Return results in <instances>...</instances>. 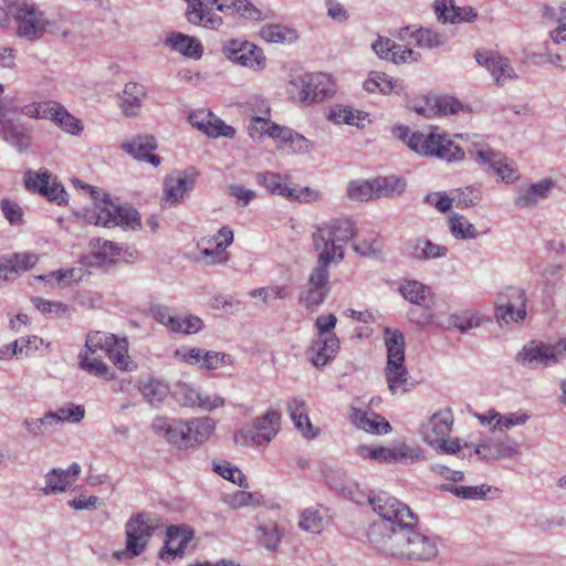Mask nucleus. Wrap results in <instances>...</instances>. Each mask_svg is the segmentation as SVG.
Returning <instances> with one entry per match:
<instances>
[{"instance_id": "nucleus-6", "label": "nucleus", "mask_w": 566, "mask_h": 566, "mask_svg": "<svg viewBox=\"0 0 566 566\" xmlns=\"http://www.w3.org/2000/svg\"><path fill=\"white\" fill-rule=\"evenodd\" d=\"M281 413L268 410L262 417L255 418L252 423L243 426L235 434L234 442L242 447L264 446L273 440L279 432Z\"/></svg>"}, {"instance_id": "nucleus-59", "label": "nucleus", "mask_w": 566, "mask_h": 566, "mask_svg": "<svg viewBox=\"0 0 566 566\" xmlns=\"http://www.w3.org/2000/svg\"><path fill=\"white\" fill-rule=\"evenodd\" d=\"M360 112L354 111L348 106H337L331 109L328 118L335 124H348L359 126Z\"/></svg>"}, {"instance_id": "nucleus-27", "label": "nucleus", "mask_w": 566, "mask_h": 566, "mask_svg": "<svg viewBox=\"0 0 566 566\" xmlns=\"http://www.w3.org/2000/svg\"><path fill=\"white\" fill-rule=\"evenodd\" d=\"M338 349V337L328 336L327 338H316L306 354L315 367H324L334 358Z\"/></svg>"}, {"instance_id": "nucleus-48", "label": "nucleus", "mask_w": 566, "mask_h": 566, "mask_svg": "<svg viewBox=\"0 0 566 566\" xmlns=\"http://www.w3.org/2000/svg\"><path fill=\"white\" fill-rule=\"evenodd\" d=\"M441 489L443 491L452 493L457 497L465 500H483L486 496L488 492L491 491V488L485 484L476 486L443 484Z\"/></svg>"}, {"instance_id": "nucleus-14", "label": "nucleus", "mask_w": 566, "mask_h": 566, "mask_svg": "<svg viewBox=\"0 0 566 566\" xmlns=\"http://www.w3.org/2000/svg\"><path fill=\"white\" fill-rule=\"evenodd\" d=\"M562 357L558 346L538 340L526 343L516 355V361L527 367H549L556 365Z\"/></svg>"}, {"instance_id": "nucleus-53", "label": "nucleus", "mask_w": 566, "mask_h": 566, "mask_svg": "<svg viewBox=\"0 0 566 566\" xmlns=\"http://www.w3.org/2000/svg\"><path fill=\"white\" fill-rule=\"evenodd\" d=\"M410 38L415 40L417 46L426 49L438 48L446 42L443 35L424 28L412 31Z\"/></svg>"}, {"instance_id": "nucleus-22", "label": "nucleus", "mask_w": 566, "mask_h": 566, "mask_svg": "<svg viewBox=\"0 0 566 566\" xmlns=\"http://www.w3.org/2000/svg\"><path fill=\"white\" fill-rule=\"evenodd\" d=\"M190 124L210 137H234L235 129L227 125L211 112L200 109L189 115Z\"/></svg>"}, {"instance_id": "nucleus-46", "label": "nucleus", "mask_w": 566, "mask_h": 566, "mask_svg": "<svg viewBox=\"0 0 566 566\" xmlns=\"http://www.w3.org/2000/svg\"><path fill=\"white\" fill-rule=\"evenodd\" d=\"M347 196L353 201L377 199L374 179L350 181L347 186Z\"/></svg>"}, {"instance_id": "nucleus-37", "label": "nucleus", "mask_w": 566, "mask_h": 566, "mask_svg": "<svg viewBox=\"0 0 566 566\" xmlns=\"http://www.w3.org/2000/svg\"><path fill=\"white\" fill-rule=\"evenodd\" d=\"M189 428V449L205 443L210 439L214 429L216 421L209 417L193 418L188 421Z\"/></svg>"}, {"instance_id": "nucleus-12", "label": "nucleus", "mask_w": 566, "mask_h": 566, "mask_svg": "<svg viewBox=\"0 0 566 566\" xmlns=\"http://www.w3.org/2000/svg\"><path fill=\"white\" fill-rule=\"evenodd\" d=\"M24 184L29 191L38 192L50 201H54L57 205L66 202L67 193L64 187L57 182L56 176L48 169L25 171Z\"/></svg>"}, {"instance_id": "nucleus-40", "label": "nucleus", "mask_w": 566, "mask_h": 566, "mask_svg": "<svg viewBox=\"0 0 566 566\" xmlns=\"http://www.w3.org/2000/svg\"><path fill=\"white\" fill-rule=\"evenodd\" d=\"M49 119L53 120L61 129L72 135H77L83 129L81 122L70 114L63 105L56 102L53 103Z\"/></svg>"}, {"instance_id": "nucleus-28", "label": "nucleus", "mask_w": 566, "mask_h": 566, "mask_svg": "<svg viewBox=\"0 0 566 566\" xmlns=\"http://www.w3.org/2000/svg\"><path fill=\"white\" fill-rule=\"evenodd\" d=\"M438 552L434 538L415 530L406 558L411 560H432L437 557Z\"/></svg>"}, {"instance_id": "nucleus-63", "label": "nucleus", "mask_w": 566, "mask_h": 566, "mask_svg": "<svg viewBox=\"0 0 566 566\" xmlns=\"http://www.w3.org/2000/svg\"><path fill=\"white\" fill-rule=\"evenodd\" d=\"M87 354L88 353H81L78 356L81 368L95 376L106 377L109 370L108 366L98 358L90 359Z\"/></svg>"}, {"instance_id": "nucleus-18", "label": "nucleus", "mask_w": 566, "mask_h": 566, "mask_svg": "<svg viewBox=\"0 0 566 566\" xmlns=\"http://www.w3.org/2000/svg\"><path fill=\"white\" fill-rule=\"evenodd\" d=\"M475 61L490 72L496 85L503 86L507 82L517 78V74L510 60L496 52L478 50L475 52Z\"/></svg>"}, {"instance_id": "nucleus-15", "label": "nucleus", "mask_w": 566, "mask_h": 566, "mask_svg": "<svg viewBox=\"0 0 566 566\" xmlns=\"http://www.w3.org/2000/svg\"><path fill=\"white\" fill-rule=\"evenodd\" d=\"M369 502L373 510L382 518V523L373 527L384 528L385 525H398L408 518L413 520L415 514L407 505L386 493L369 499Z\"/></svg>"}, {"instance_id": "nucleus-52", "label": "nucleus", "mask_w": 566, "mask_h": 566, "mask_svg": "<svg viewBox=\"0 0 566 566\" xmlns=\"http://www.w3.org/2000/svg\"><path fill=\"white\" fill-rule=\"evenodd\" d=\"M139 389L144 398L153 406L161 403L168 394V387L158 380L142 384Z\"/></svg>"}, {"instance_id": "nucleus-13", "label": "nucleus", "mask_w": 566, "mask_h": 566, "mask_svg": "<svg viewBox=\"0 0 566 566\" xmlns=\"http://www.w3.org/2000/svg\"><path fill=\"white\" fill-rule=\"evenodd\" d=\"M329 291V270L327 266L316 263L310 273L306 289L300 294L298 301L307 310H313L325 301Z\"/></svg>"}, {"instance_id": "nucleus-62", "label": "nucleus", "mask_w": 566, "mask_h": 566, "mask_svg": "<svg viewBox=\"0 0 566 566\" xmlns=\"http://www.w3.org/2000/svg\"><path fill=\"white\" fill-rule=\"evenodd\" d=\"M90 245L94 254L101 260L111 259L119 254V249L112 241L95 238L90 241Z\"/></svg>"}, {"instance_id": "nucleus-2", "label": "nucleus", "mask_w": 566, "mask_h": 566, "mask_svg": "<svg viewBox=\"0 0 566 566\" xmlns=\"http://www.w3.org/2000/svg\"><path fill=\"white\" fill-rule=\"evenodd\" d=\"M74 184L78 188L88 190L94 200V211L85 216L90 223L108 228L122 226L128 227L132 230L142 227L140 217L136 209L115 205L111 201L108 193H104L96 187L86 185L78 179H76Z\"/></svg>"}, {"instance_id": "nucleus-7", "label": "nucleus", "mask_w": 566, "mask_h": 566, "mask_svg": "<svg viewBox=\"0 0 566 566\" xmlns=\"http://www.w3.org/2000/svg\"><path fill=\"white\" fill-rule=\"evenodd\" d=\"M156 527L155 521L146 513L132 516L126 523V548L116 552L115 557L120 559L124 556H139Z\"/></svg>"}, {"instance_id": "nucleus-1", "label": "nucleus", "mask_w": 566, "mask_h": 566, "mask_svg": "<svg viewBox=\"0 0 566 566\" xmlns=\"http://www.w3.org/2000/svg\"><path fill=\"white\" fill-rule=\"evenodd\" d=\"M355 233L353 222L347 219H333L318 224L312 234L316 263L329 268L332 263L342 262L345 247Z\"/></svg>"}, {"instance_id": "nucleus-23", "label": "nucleus", "mask_w": 566, "mask_h": 566, "mask_svg": "<svg viewBox=\"0 0 566 566\" xmlns=\"http://www.w3.org/2000/svg\"><path fill=\"white\" fill-rule=\"evenodd\" d=\"M554 187L551 178H544L527 188H520L514 198V205L521 209H533L543 199H546Z\"/></svg>"}, {"instance_id": "nucleus-44", "label": "nucleus", "mask_w": 566, "mask_h": 566, "mask_svg": "<svg viewBox=\"0 0 566 566\" xmlns=\"http://www.w3.org/2000/svg\"><path fill=\"white\" fill-rule=\"evenodd\" d=\"M197 248L202 256L201 261L206 265H220L229 261V253L213 247L210 239L202 238L198 241Z\"/></svg>"}, {"instance_id": "nucleus-26", "label": "nucleus", "mask_w": 566, "mask_h": 566, "mask_svg": "<svg viewBox=\"0 0 566 566\" xmlns=\"http://www.w3.org/2000/svg\"><path fill=\"white\" fill-rule=\"evenodd\" d=\"M148 95L145 85L137 82H127L124 86L120 99V111L126 117H136L139 115L143 102Z\"/></svg>"}, {"instance_id": "nucleus-64", "label": "nucleus", "mask_w": 566, "mask_h": 566, "mask_svg": "<svg viewBox=\"0 0 566 566\" xmlns=\"http://www.w3.org/2000/svg\"><path fill=\"white\" fill-rule=\"evenodd\" d=\"M287 411L292 420L300 421V419H304V423L306 424L307 430L313 429V424L308 418V411L306 402L301 398H293L287 403Z\"/></svg>"}, {"instance_id": "nucleus-16", "label": "nucleus", "mask_w": 566, "mask_h": 566, "mask_svg": "<svg viewBox=\"0 0 566 566\" xmlns=\"http://www.w3.org/2000/svg\"><path fill=\"white\" fill-rule=\"evenodd\" d=\"M224 55L243 66L251 69H263L265 65V57L262 51L251 42L231 39L223 43Z\"/></svg>"}, {"instance_id": "nucleus-58", "label": "nucleus", "mask_w": 566, "mask_h": 566, "mask_svg": "<svg viewBox=\"0 0 566 566\" xmlns=\"http://www.w3.org/2000/svg\"><path fill=\"white\" fill-rule=\"evenodd\" d=\"M54 102H33L27 105H23L19 108H13V112H18L21 115H24L30 118L42 119L50 118V114L52 112Z\"/></svg>"}, {"instance_id": "nucleus-51", "label": "nucleus", "mask_w": 566, "mask_h": 566, "mask_svg": "<svg viewBox=\"0 0 566 566\" xmlns=\"http://www.w3.org/2000/svg\"><path fill=\"white\" fill-rule=\"evenodd\" d=\"M480 325V318L476 314L465 311L451 314L447 319V329L457 328L465 333Z\"/></svg>"}, {"instance_id": "nucleus-45", "label": "nucleus", "mask_w": 566, "mask_h": 566, "mask_svg": "<svg viewBox=\"0 0 566 566\" xmlns=\"http://www.w3.org/2000/svg\"><path fill=\"white\" fill-rule=\"evenodd\" d=\"M377 199L381 197L399 196L405 191L406 182L396 176L374 179Z\"/></svg>"}, {"instance_id": "nucleus-50", "label": "nucleus", "mask_w": 566, "mask_h": 566, "mask_svg": "<svg viewBox=\"0 0 566 566\" xmlns=\"http://www.w3.org/2000/svg\"><path fill=\"white\" fill-rule=\"evenodd\" d=\"M149 313L154 319H156L159 324L167 327L170 332L177 333L180 331V326L178 323V316L174 314V311L166 305L163 304H153L149 307Z\"/></svg>"}, {"instance_id": "nucleus-49", "label": "nucleus", "mask_w": 566, "mask_h": 566, "mask_svg": "<svg viewBox=\"0 0 566 566\" xmlns=\"http://www.w3.org/2000/svg\"><path fill=\"white\" fill-rule=\"evenodd\" d=\"M260 35L263 40L271 43L291 42L296 39L295 31L280 24H268L262 27Z\"/></svg>"}, {"instance_id": "nucleus-9", "label": "nucleus", "mask_w": 566, "mask_h": 566, "mask_svg": "<svg viewBox=\"0 0 566 566\" xmlns=\"http://www.w3.org/2000/svg\"><path fill=\"white\" fill-rule=\"evenodd\" d=\"M526 317L525 291L516 286H507L495 298V318L502 323H518Z\"/></svg>"}, {"instance_id": "nucleus-36", "label": "nucleus", "mask_w": 566, "mask_h": 566, "mask_svg": "<svg viewBox=\"0 0 566 566\" xmlns=\"http://www.w3.org/2000/svg\"><path fill=\"white\" fill-rule=\"evenodd\" d=\"M166 44L172 50L191 59H200L203 52L199 40L178 32L170 33L166 39Z\"/></svg>"}, {"instance_id": "nucleus-43", "label": "nucleus", "mask_w": 566, "mask_h": 566, "mask_svg": "<svg viewBox=\"0 0 566 566\" xmlns=\"http://www.w3.org/2000/svg\"><path fill=\"white\" fill-rule=\"evenodd\" d=\"M451 234L455 239L471 240L478 237L475 227L460 213L453 212L448 220Z\"/></svg>"}, {"instance_id": "nucleus-4", "label": "nucleus", "mask_w": 566, "mask_h": 566, "mask_svg": "<svg viewBox=\"0 0 566 566\" xmlns=\"http://www.w3.org/2000/svg\"><path fill=\"white\" fill-rule=\"evenodd\" d=\"M416 524L417 516L413 515V520L408 518L398 525H385L384 528L371 527L370 542L382 554L406 558Z\"/></svg>"}, {"instance_id": "nucleus-39", "label": "nucleus", "mask_w": 566, "mask_h": 566, "mask_svg": "<svg viewBox=\"0 0 566 566\" xmlns=\"http://www.w3.org/2000/svg\"><path fill=\"white\" fill-rule=\"evenodd\" d=\"M258 184L264 186L272 195L290 198L295 188L287 186L286 177L274 171L260 172L256 176Z\"/></svg>"}, {"instance_id": "nucleus-32", "label": "nucleus", "mask_w": 566, "mask_h": 566, "mask_svg": "<svg viewBox=\"0 0 566 566\" xmlns=\"http://www.w3.org/2000/svg\"><path fill=\"white\" fill-rule=\"evenodd\" d=\"M211 6L217 7V9L226 14L238 13L241 17L252 20L259 21L261 20L262 13L261 11L254 7L249 0H207Z\"/></svg>"}, {"instance_id": "nucleus-31", "label": "nucleus", "mask_w": 566, "mask_h": 566, "mask_svg": "<svg viewBox=\"0 0 566 566\" xmlns=\"http://www.w3.org/2000/svg\"><path fill=\"white\" fill-rule=\"evenodd\" d=\"M410 459L412 462L423 459L422 451L419 448L411 449L405 443L397 444L392 448L377 447L376 461L380 463L386 462H401Z\"/></svg>"}, {"instance_id": "nucleus-19", "label": "nucleus", "mask_w": 566, "mask_h": 566, "mask_svg": "<svg viewBox=\"0 0 566 566\" xmlns=\"http://www.w3.org/2000/svg\"><path fill=\"white\" fill-rule=\"evenodd\" d=\"M0 138L20 153L25 151L31 145V134L18 120L8 116V109L3 104H0Z\"/></svg>"}, {"instance_id": "nucleus-11", "label": "nucleus", "mask_w": 566, "mask_h": 566, "mask_svg": "<svg viewBox=\"0 0 566 566\" xmlns=\"http://www.w3.org/2000/svg\"><path fill=\"white\" fill-rule=\"evenodd\" d=\"M13 14L18 22L17 33L19 36L28 40H34L45 31L46 22L43 12L39 10L35 3L22 1L13 6Z\"/></svg>"}, {"instance_id": "nucleus-8", "label": "nucleus", "mask_w": 566, "mask_h": 566, "mask_svg": "<svg viewBox=\"0 0 566 566\" xmlns=\"http://www.w3.org/2000/svg\"><path fill=\"white\" fill-rule=\"evenodd\" d=\"M85 348V353L92 355L99 350L104 352L119 369H128L129 356L127 354V340L125 338L119 339L113 334H106L99 331L91 332L86 337Z\"/></svg>"}, {"instance_id": "nucleus-38", "label": "nucleus", "mask_w": 566, "mask_h": 566, "mask_svg": "<svg viewBox=\"0 0 566 566\" xmlns=\"http://www.w3.org/2000/svg\"><path fill=\"white\" fill-rule=\"evenodd\" d=\"M364 88L369 93L390 94L402 88L398 80H395L386 73L371 71L364 82Z\"/></svg>"}, {"instance_id": "nucleus-3", "label": "nucleus", "mask_w": 566, "mask_h": 566, "mask_svg": "<svg viewBox=\"0 0 566 566\" xmlns=\"http://www.w3.org/2000/svg\"><path fill=\"white\" fill-rule=\"evenodd\" d=\"M289 97L302 106L322 102L334 93V84L326 74L294 71L286 86Z\"/></svg>"}, {"instance_id": "nucleus-24", "label": "nucleus", "mask_w": 566, "mask_h": 566, "mask_svg": "<svg viewBox=\"0 0 566 566\" xmlns=\"http://www.w3.org/2000/svg\"><path fill=\"white\" fill-rule=\"evenodd\" d=\"M81 473V467L72 463L66 470L52 469L45 474V486L43 494H57L64 492L72 485Z\"/></svg>"}, {"instance_id": "nucleus-41", "label": "nucleus", "mask_w": 566, "mask_h": 566, "mask_svg": "<svg viewBox=\"0 0 566 566\" xmlns=\"http://www.w3.org/2000/svg\"><path fill=\"white\" fill-rule=\"evenodd\" d=\"M434 145L431 147L432 156L447 161H458L464 157V151L452 140L434 134Z\"/></svg>"}, {"instance_id": "nucleus-20", "label": "nucleus", "mask_w": 566, "mask_h": 566, "mask_svg": "<svg viewBox=\"0 0 566 566\" xmlns=\"http://www.w3.org/2000/svg\"><path fill=\"white\" fill-rule=\"evenodd\" d=\"M195 181V171H176L167 176L164 181V205L170 207L182 201L192 190Z\"/></svg>"}, {"instance_id": "nucleus-33", "label": "nucleus", "mask_w": 566, "mask_h": 566, "mask_svg": "<svg viewBox=\"0 0 566 566\" xmlns=\"http://www.w3.org/2000/svg\"><path fill=\"white\" fill-rule=\"evenodd\" d=\"M187 2L189 6L187 12L188 19L191 23H202L205 27L211 29H216L221 25L222 19L210 12L212 6L208 3L207 0H189Z\"/></svg>"}, {"instance_id": "nucleus-25", "label": "nucleus", "mask_w": 566, "mask_h": 566, "mask_svg": "<svg viewBox=\"0 0 566 566\" xmlns=\"http://www.w3.org/2000/svg\"><path fill=\"white\" fill-rule=\"evenodd\" d=\"M157 148L156 139L153 136H136L129 142L123 144V149L137 160H144L158 167L161 159L158 155L153 154Z\"/></svg>"}, {"instance_id": "nucleus-56", "label": "nucleus", "mask_w": 566, "mask_h": 566, "mask_svg": "<svg viewBox=\"0 0 566 566\" xmlns=\"http://www.w3.org/2000/svg\"><path fill=\"white\" fill-rule=\"evenodd\" d=\"M528 415L525 412L521 413H507L505 416H502L500 412L492 411L490 421H494L493 429H510L514 426L524 424L527 419Z\"/></svg>"}, {"instance_id": "nucleus-10", "label": "nucleus", "mask_w": 566, "mask_h": 566, "mask_svg": "<svg viewBox=\"0 0 566 566\" xmlns=\"http://www.w3.org/2000/svg\"><path fill=\"white\" fill-rule=\"evenodd\" d=\"M470 156L483 168L492 170L503 182L513 184L521 175L514 161L491 148L471 150Z\"/></svg>"}, {"instance_id": "nucleus-34", "label": "nucleus", "mask_w": 566, "mask_h": 566, "mask_svg": "<svg viewBox=\"0 0 566 566\" xmlns=\"http://www.w3.org/2000/svg\"><path fill=\"white\" fill-rule=\"evenodd\" d=\"M542 18L547 23H556L557 27L549 32V38L556 44L566 42V4L558 8L545 4L542 9Z\"/></svg>"}, {"instance_id": "nucleus-60", "label": "nucleus", "mask_w": 566, "mask_h": 566, "mask_svg": "<svg viewBox=\"0 0 566 566\" xmlns=\"http://www.w3.org/2000/svg\"><path fill=\"white\" fill-rule=\"evenodd\" d=\"M402 296L413 304H421L426 300L427 287L418 281H408L400 286Z\"/></svg>"}, {"instance_id": "nucleus-47", "label": "nucleus", "mask_w": 566, "mask_h": 566, "mask_svg": "<svg viewBox=\"0 0 566 566\" xmlns=\"http://www.w3.org/2000/svg\"><path fill=\"white\" fill-rule=\"evenodd\" d=\"M258 533L259 542L262 546H264L270 552L277 551L282 534L280 533L276 523L269 522L260 524L258 527Z\"/></svg>"}, {"instance_id": "nucleus-17", "label": "nucleus", "mask_w": 566, "mask_h": 566, "mask_svg": "<svg viewBox=\"0 0 566 566\" xmlns=\"http://www.w3.org/2000/svg\"><path fill=\"white\" fill-rule=\"evenodd\" d=\"M151 428L158 437L165 439L175 448L179 450L189 449L188 421L156 417L153 420Z\"/></svg>"}, {"instance_id": "nucleus-30", "label": "nucleus", "mask_w": 566, "mask_h": 566, "mask_svg": "<svg viewBox=\"0 0 566 566\" xmlns=\"http://www.w3.org/2000/svg\"><path fill=\"white\" fill-rule=\"evenodd\" d=\"M328 510L322 505L303 510L298 518V527L312 534H319L329 523Z\"/></svg>"}, {"instance_id": "nucleus-35", "label": "nucleus", "mask_w": 566, "mask_h": 566, "mask_svg": "<svg viewBox=\"0 0 566 566\" xmlns=\"http://www.w3.org/2000/svg\"><path fill=\"white\" fill-rule=\"evenodd\" d=\"M192 537L193 533L191 531L170 526L167 530V539L164 547L165 551L160 553V557L163 558L165 553L172 555L174 557L182 555Z\"/></svg>"}, {"instance_id": "nucleus-55", "label": "nucleus", "mask_w": 566, "mask_h": 566, "mask_svg": "<svg viewBox=\"0 0 566 566\" xmlns=\"http://www.w3.org/2000/svg\"><path fill=\"white\" fill-rule=\"evenodd\" d=\"M84 407L73 403L61 407L56 411H49V417H55V423L65 421L78 423L84 419Z\"/></svg>"}, {"instance_id": "nucleus-61", "label": "nucleus", "mask_w": 566, "mask_h": 566, "mask_svg": "<svg viewBox=\"0 0 566 566\" xmlns=\"http://www.w3.org/2000/svg\"><path fill=\"white\" fill-rule=\"evenodd\" d=\"M7 256L17 271V277L31 270L39 261L38 255L33 252L12 253Z\"/></svg>"}, {"instance_id": "nucleus-54", "label": "nucleus", "mask_w": 566, "mask_h": 566, "mask_svg": "<svg viewBox=\"0 0 566 566\" xmlns=\"http://www.w3.org/2000/svg\"><path fill=\"white\" fill-rule=\"evenodd\" d=\"M357 426L367 432L376 434L387 433L391 428L388 421H385L375 413H363L357 419Z\"/></svg>"}, {"instance_id": "nucleus-42", "label": "nucleus", "mask_w": 566, "mask_h": 566, "mask_svg": "<svg viewBox=\"0 0 566 566\" xmlns=\"http://www.w3.org/2000/svg\"><path fill=\"white\" fill-rule=\"evenodd\" d=\"M448 253V248L444 245L436 244L427 239H418L413 247L411 255L417 260H430L443 258Z\"/></svg>"}, {"instance_id": "nucleus-5", "label": "nucleus", "mask_w": 566, "mask_h": 566, "mask_svg": "<svg viewBox=\"0 0 566 566\" xmlns=\"http://www.w3.org/2000/svg\"><path fill=\"white\" fill-rule=\"evenodd\" d=\"M385 344L387 347L386 380L391 394H396L397 389L409 379V371L405 366L403 335L398 331L386 328Z\"/></svg>"}, {"instance_id": "nucleus-21", "label": "nucleus", "mask_w": 566, "mask_h": 566, "mask_svg": "<svg viewBox=\"0 0 566 566\" xmlns=\"http://www.w3.org/2000/svg\"><path fill=\"white\" fill-rule=\"evenodd\" d=\"M453 424V416L450 409L434 412L421 427V436L430 446H437L447 438Z\"/></svg>"}, {"instance_id": "nucleus-29", "label": "nucleus", "mask_w": 566, "mask_h": 566, "mask_svg": "<svg viewBox=\"0 0 566 566\" xmlns=\"http://www.w3.org/2000/svg\"><path fill=\"white\" fill-rule=\"evenodd\" d=\"M434 9L438 20L443 23L470 22L476 18V12L471 7H455L452 0L437 1Z\"/></svg>"}, {"instance_id": "nucleus-57", "label": "nucleus", "mask_w": 566, "mask_h": 566, "mask_svg": "<svg viewBox=\"0 0 566 566\" xmlns=\"http://www.w3.org/2000/svg\"><path fill=\"white\" fill-rule=\"evenodd\" d=\"M434 134L423 135L421 133H411L407 146L415 153L422 156H432L431 147L434 143Z\"/></svg>"}]
</instances>
